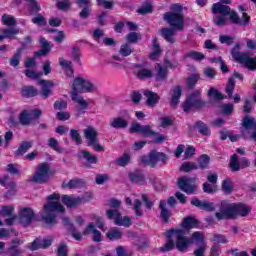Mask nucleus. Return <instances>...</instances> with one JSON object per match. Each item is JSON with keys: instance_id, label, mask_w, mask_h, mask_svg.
<instances>
[{"instance_id": "nucleus-1", "label": "nucleus", "mask_w": 256, "mask_h": 256, "mask_svg": "<svg viewBox=\"0 0 256 256\" xmlns=\"http://www.w3.org/2000/svg\"><path fill=\"white\" fill-rule=\"evenodd\" d=\"M187 232L178 228H171L166 232V243L159 248L161 253H169L173 249H177L179 253H186L189 247L195 243L198 247L194 250V256H205L207 251V242H205V236L203 233L196 231L192 233L191 237H186Z\"/></svg>"}, {"instance_id": "nucleus-2", "label": "nucleus", "mask_w": 256, "mask_h": 256, "mask_svg": "<svg viewBox=\"0 0 256 256\" xmlns=\"http://www.w3.org/2000/svg\"><path fill=\"white\" fill-rule=\"evenodd\" d=\"M93 91H95V85H93L91 81L85 80L81 77L74 79L72 84L71 99L74 101V103H78L80 106L77 110V117H83V115H85V111L89 109V103H87L85 98L79 95V93H93Z\"/></svg>"}, {"instance_id": "nucleus-3", "label": "nucleus", "mask_w": 256, "mask_h": 256, "mask_svg": "<svg viewBox=\"0 0 256 256\" xmlns=\"http://www.w3.org/2000/svg\"><path fill=\"white\" fill-rule=\"evenodd\" d=\"M212 13L214 15H217V13L220 15H229L231 23L234 25H239L240 27H247V25L251 23V16H249L247 12H243L241 19L235 10H231V7L221 3H214L212 5Z\"/></svg>"}, {"instance_id": "nucleus-4", "label": "nucleus", "mask_w": 256, "mask_h": 256, "mask_svg": "<svg viewBox=\"0 0 256 256\" xmlns=\"http://www.w3.org/2000/svg\"><path fill=\"white\" fill-rule=\"evenodd\" d=\"M251 213V207L239 202L231 205H226L220 212L215 213L218 221L223 219H237V217H247Z\"/></svg>"}, {"instance_id": "nucleus-5", "label": "nucleus", "mask_w": 256, "mask_h": 256, "mask_svg": "<svg viewBox=\"0 0 256 256\" xmlns=\"http://www.w3.org/2000/svg\"><path fill=\"white\" fill-rule=\"evenodd\" d=\"M163 19L176 31H183L185 29V17L183 16V6L181 4L172 5L171 11L166 12Z\"/></svg>"}, {"instance_id": "nucleus-6", "label": "nucleus", "mask_w": 256, "mask_h": 256, "mask_svg": "<svg viewBox=\"0 0 256 256\" xmlns=\"http://www.w3.org/2000/svg\"><path fill=\"white\" fill-rule=\"evenodd\" d=\"M129 133H137L143 137H151L152 135H155V137L152 139V143L156 145H160L161 143H164V141L167 140L165 135L157 133L151 129V126L144 125L142 126L139 124V122L132 123Z\"/></svg>"}, {"instance_id": "nucleus-7", "label": "nucleus", "mask_w": 256, "mask_h": 256, "mask_svg": "<svg viewBox=\"0 0 256 256\" xmlns=\"http://www.w3.org/2000/svg\"><path fill=\"white\" fill-rule=\"evenodd\" d=\"M39 42L41 49L34 52V57L24 60V67L26 69H33L37 67L36 59H41V57H45L46 55H49L51 53V44L49 43V41H47L45 37H41Z\"/></svg>"}, {"instance_id": "nucleus-8", "label": "nucleus", "mask_w": 256, "mask_h": 256, "mask_svg": "<svg viewBox=\"0 0 256 256\" xmlns=\"http://www.w3.org/2000/svg\"><path fill=\"white\" fill-rule=\"evenodd\" d=\"M27 4V10L29 15H34L31 19L34 25L37 27H45L47 26V19L43 14L39 13L41 11V4L37 0H25Z\"/></svg>"}, {"instance_id": "nucleus-9", "label": "nucleus", "mask_w": 256, "mask_h": 256, "mask_svg": "<svg viewBox=\"0 0 256 256\" xmlns=\"http://www.w3.org/2000/svg\"><path fill=\"white\" fill-rule=\"evenodd\" d=\"M205 105L207 102L201 99V90H194L182 103V109L185 113H189L192 109H203Z\"/></svg>"}, {"instance_id": "nucleus-10", "label": "nucleus", "mask_w": 256, "mask_h": 256, "mask_svg": "<svg viewBox=\"0 0 256 256\" xmlns=\"http://www.w3.org/2000/svg\"><path fill=\"white\" fill-rule=\"evenodd\" d=\"M178 189L186 195H197L199 190V179L181 176L177 181Z\"/></svg>"}, {"instance_id": "nucleus-11", "label": "nucleus", "mask_w": 256, "mask_h": 256, "mask_svg": "<svg viewBox=\"0 0 256 256\" xmlns=\"http://www.w3.org/2000/svg\"><path fill=\"white\" fill-rule=\"evenodd\" d=\"M232 58L236 63L243 65L248 71H256V56L251 57L249 52L232 51Z\"/></svg>"}, {"instance_id": "nucleus-12", "label": "nucleus", "mask_w": 256, "mask_h": 256, "mask_svg": "<svg viewBox=\"0 0 256 256\" xmlns=\"http://www.w3.org/2000/svg\"><path fill=\"white\" fill-rule=\"evenodd\" d=\"M84 137L87 140V147H92L98 153L105 151V147L99 144V133L94 127L88 126L84 129Z\"/></svg>"}, {"instance_id": "nucleus-13", "label": "nucleus", "mask_w": 256, "mask_h": 256, "mask_svg": "<svg viewBox=\"0 0 256 256\" xmlns=\"http://www.w3.org/2000/svg\"><path fill=\"white\" fill-rule=\"evenodd\" d=\"M49 177H51V166H49V163L44 162L38 165L31 181L32 183H39L40 185H43L49 181Z\"/></svg>"}, {"instance_id": "nucleus-14", "label": "nucleus", "mask_w": 256, "mask_h": 256, "mask_svg": "<svg viewBox=\"0 0 256 256\" xmlns=\"http://www.w3.org/2000/svg\"><path fill=\"white\" fill-rule=\"evenodd\" d=\"M167 159V154L158 152L157 150H151L148 156H141L140 161L143 165H150V167L155 168L159 161L165 163Z\"/></svg>"}, {"instance_id": "nucleus-15", "label": "nucleus", "mask_w": 256, "mask_h": 256, "mask_svg": "<svg viewBox=\"0 0 256 256\" xmlns=\"http://www.w3.org/2000/svg\"><path fill=\"white\" fill-rule=\"evenodd\" d=\"M108 219H114L115 224L119 227H129L132 225L131 218L129 216L121 217V212L119 210H107Z\"/></svg>"}, {"instance_id": "nucleus-16", "label": "nucleus", "mask_w": 256, "mask_h": 256, "mask_svg": "<svg viewBox=\"0 0 256 256\" xmlns=\"http://www.w3.org/2000/svg\"><path fill=\"white\" fill-rule=\"evenodd\" d=\"M18 219L23 227H29L33 223V219H35V212L28 207L22 208L18 214Z\"/></svg>"}, {"instance_id": "nucleus-17", "label": "nucleus", "mask_w": 256, "mask_h": 256, "mask_svg": "<svg viewBox=\"0 0 256 256\" xmlns=\"http://www.w3.org/2000/svg\"><path fill=\"white\" fill-rule=\"evenodd\" d=\"M80 154L81 158L83 159L82 166L84 167V169H93L94 165H98L99 158L97 157V155L92 154L87 150H81Z\"/></svg>"}, {"instance_id": "nucleus-18", "label": "nucleus", "mask_w": 256, "mask_h": 256, "mask_svg": "<svg viewBox=\"0 0 256 256\" xmlns=\"http://www.w3.org/2000/svg\"><path fill=\"white\" fill-rule=\"evenodd\" d=\"M158 209L160 211V219L164 225H167L171 223V217L173 213H171V210L167 208V201L165 200H160Z\"/></svg>"}, {"instance_id": "nucleus-19", "label": "nucleus", "mask_w": 256, "mask_h": 256, "mask_svg": "<svg viewBox=\"0 0 256 256\" xmlns=\"http://www.w3.org/2000/svg\"><path fill=\"white\" fill-rule=\"evenodd\" d=\"M53 245L52 239L36 238L29 246V251H39V249H49Z\"/></svg>"}, {"instance_id": "nucleus-20", "label": "nucleus", "mask_w": 256, "mask_h": 256, "mask_svg": "<svg viewBox=\"0 0 256 256\" xmlns=\"http://www.w3.org/2000/svg\"><path fill=\"white\" fill-rule=\"evenodd\" d=\"M39 85L41 86L40 97L41 99H49L50 95H52L51 89L55 87V83L51 80H39Z\"/></svg>"}, {"instance_id": "nucleus-21", "label": "nucleus", "mask_w": 256, "mask_h": 256, "mask_svg": "<svg viewBox=\"0 0 256 256\" xmlns=\"http://www.w3.org/2000/svg\"><path fill=\"white\" fill-rule=\"evenodd\" d=\"M8 179H9V176L4 175L2 178H0V185L8 189L4 197L6 199H11V197L15 195V188L17 187V184H15V182L13 181L7 183Z\"/></svg>"}, {"instance_id": "nucleus-22", "label": "nucleus", "mask_w": 256, "mask_h": 256, "mask_svg": "<svg viewBox=\"0 0 256 256\" xmlns=\"http://www.w3.org/2000/svg\"><path fill=\"white\" fill-rule=\"evenodd\" d=\"M190 203L193 207H197L202 211H210V212L215 211V204H213V202H207L206 200L201 201L199 200V198L193 197Z\"/></svg>"}, {"instance_id": "nucleus-23", "label": "nucleus", "mask_w": 256, "mask_h": 256, "mask_svg": "<svg viewBox=\"0 0 256 256\" xmlns=\"http://www.w3.org/2000/svg\"><path fill=\"white\" fill-rule=\"evenodd\" d=\"M134 69H138L136 73L137 79L141 81L145 79H153V70L145 68L143 64H133Z\"/></svg>"}, {"instance_id": "nucleus-24", "label": "nucleus", "mask_w": 256, "mask_h": 256, "mask_svg": "<svg viewBox=\"0 0 256 256\" xmlns=\"http://www.w3.org/2000/svg\"><path fill=\"white\" fill-rule=\"evenodd\" d=\"M21 245H23V241L19 238H14L11 240L9 248H8V256H21L23 255V250H21Z\"/></svg>"}, {"instance_id": "nucleus-25", "label": "nucleus", "mask_w": 256, "mask_h": 256, "mask_svg": "<svg viewBox=\"0 0 256 256\" xmlns=\"http://www.w3.org/2000/svg\"><path fill=\"white\" fill-rule=\"evenodd\" d=\"M171 100H170V106L172 109H175L179 103L181 102V95H183V88L179 85L174 86L171 89Z\"/></svg>"}, {"instance_id": "nucleus-26", "label": "nucleus", "mask_w": 256, "mask_h": 256, "mask_svg": "<svg viewBox=\"0 0 256 256\" xmlns=\"http://www.w3.org/2000/svg\"><path fill=\"white\" fill-rule=\"evenodd\" d=\"M89 233H93V241H95V243H101V241H103V234L95 228V224H93V222H90L86 226L82 235H89Z\"/></svg>"}, {"instance_id": "nucleus-27", "label": "nucleus", "mask_w": 256, "mask_h": 256, "mask_svg": "<svg viewBox=\"0 0 256 256\" xmlns=\"http://www.w3.org/2000/svg\"><path fill=\"white\" fill-rule=\"evenodd\" d=\"M45 213H65V206L59 203V201H48L44 205Z\"/></svg>"}, {"instance_id": "nucleus-28", "label": "nucleus", "mask_w": 256, "mask_h": 256, "mask_svg": "<svg viewBox=\"0 0 256 256\" xmlns=\"http://www.w3.org/2000/svg\"><path fill=\"white\" fill-rule=\"evenodd\" d=\"M144 97H146V105L147 107H155L159 101H161V97L158 93L153 92L151 90L143 91Z\"/></svg>"}, {"instance_id": "nucleus-29", "label": "nucleus", "mask_w": 256, "mask_h": 256, "mask_svg": "<svg viewBox=\"0 0 256 256\" xmlns=\"http://www.w3.org/2000/svg\"><path fill=\"white\" fill-rule=\"evenodd\" d=\"M181 227H182V231L197 229V227H199V220H197L193 216H187L182 220Z\"/></svg>"}, {"instance_id": "nucleus-30", "label": "nucleus", "mask_w": 256, "mask_h": 256, "mask_svg": "<svg viewBox=\"0 0 256 256\" xmlns=\"http://www.w3.org/2000/svg\"><path fill=\"white\" fill-rule=\"evenodd\" d=\"M62 203L63 205H66V207H78V205H81L83 203V198L81 197H73L69 196L67 194L62 195Z\"/></svg>"}, {"instance_id": "nucleus-31", "label": "nucleus", "mask_w": 256, "mask_h": 256, "mask_svg": "<svg viewBox=\"0 0 256 256\" xmlns=\"http://www.w3.org/2000/svg\"><path fill=\"white\" fill-rule=\"evenodd\" d=\"M42 221L46 229H53L57 224V215H55V213L46 212V214L42 216Z\"/></svg>"}, {"instance_id": "nucleus-32", "label": "nucleus", "mask_w": 256, "mask_h": 256, "mask_svg": "<svg viewBox=\"0 0 256 256\" xmlns=\"http://www.w3.org/2000/svg\"><path fill=\"white\" fill-rule=\"evenodd\" d=\"M157 73L155 74V81H167V77L169 75V70L165 66H161V64L157 63L154 67Z\"/></svg>"}, {"instance_id": "nucleus-33", "label": "nucleus", "mask_w": 256, "mask_h": 256, "mask_svg": "<svg viewBox=\"0 0 256 256\" xmlns=\"http://www.w3.org/2000/svg\"><path fill=\"white\" fill-rule=\"evenodd\" d=\"M128 179L134 184V185H145V174L140 171L130 172L128 174Z\"/></svg>"}, {"instance_id": "nucleus-34", "label": "nucleus", "mask_w": 256, "mask_h": 256, "mask_svg": "<svg viewBox=\"0 0 256 256\" xmlns=\"http://www.w3.org/2000/svg\"><path fill=\"white\" fill-rule=\"evenodd\" d=\"M175 30L174 28L163 27L160 29V35L167 43L173 44L175 43Z\"/></svg>"}, {"instance_id": "nucleus-35", "label": "nucleus", "mask_w": 256, "mask_h": 256, "mask_svg": "<svg viewBox=\"0 0 256 256\" xmlns=\"http://www.w3.org/2000/svg\"><path fill=\"white\" fill-rule=\"evenodd\" d=\"M194 129H197L198 133H200V135H203V137L211 136V128L209 127V125L201 120L195 122Z\"/></svg>"}, {"instance_id": "nucleus-36", "label": "nucleus", "mask_w": 256, "mask_h": 256, "mask_svg": "<svg viewBox=\"0 0 256 256\" xmlns=\"http://www.w3.org/2000/svg\"><path fill=\"white\" fill-rule=\"evenodd\" d=\"M31 147H33L32 141H22L18 149L13 153L14 157H23V155H25V153H27Z\"/></svg>"}, {"instance_id": "nucleus-37", "label": "nucleus", "mask_w": 256, "mask_h": 256, "mask_svg": "<svg viewBox=\"0 0 256 256\" xmlns=\"http://www.w3.org/2000/svg\"><path fill=\"white\" fill-rule=\"evenodd\" d=\"M20 93L25 99H31L39 95V90L35 86H23Z\"/></svg>"}, {"instance_id": "nucleus-38", "label": "nucleus", "mask_w": 256, "mask_h": 256, "mask_svg": "<svg viewBox=\"0 0 256 256\" xmlns=\"http://www.w3.org/2000/svg\"><path fill=\"white\" fill-rule=\"evenodd\" d=\"M110 127L113 129H127L129 127V122L121 116L115 117L110 122Z\"/></svg>"}, {"instance_id": "nucleus-39", "label": "nucleus", "mask_w": 256, "mask_h": 256, "mask_svg": "<svg viewBox=\"0 0 256 256\" xmlns=\"http://www.w3.org/2000/svg\"><path fill=\"white\" fill-rule=\"evenodd\" d=\"M152 52L149 55L151 61H157V57L161 55V44H159V39L157 37L152 40Z\"/></svg>"}, {"instance_id": "nucleus-40", "label": "nucleus", "mask_w": 256, "mask_h": 256, "mask_svg": "<svg viewBox=\"0 0 256 256\" xmlns=\"http://www.w3.org/2000/svg\"><path fill=\"white\" fill-rule=\"evenodd\" d=\"M79 7L85 6L79 13L80 19H87L89 17V7H91V0H76Z\"/></svg>"}, {"instance_id": "nucleus-41", "label": "nucleus", "mask_w": 256, "mask_h": 256, "mask_svg": "<svg viewBox=\"0 0 256 256\" xmlns=\"http://www.w3.org/2000/svg\"><path fill=\"white\" fill-rule=\"evenodd\" d=\"M221 189L224 195H231V193H233V189H235V183L231 178H226L222 180Z\"/></svg>"}, {"instance_id": "nucleus-42", "label": "nucleus", "mask_w": 256, "mask_h": 256, "mask_svg": "<svg viewBox=\"0 0 256 256\" xmlns=\"http://www.w3.org/2000/svg\"><path fill=\"white\" fill-rule=\"evenodd\" d=\"M198 163V169H202V171H205L209 169V164L211 163V157L207 154H202L197 159Z\"/></svg>"}, {"instance_id": "nucleus-43", "label": "nucleus", "mask_w": 256, "mask_h": 256, "mask_svg": "<svg viewBox=\"0 0 256 256\" xmlns=\"http://www.w3.org/2000/svg\"><path fill=\"white\" fill-rule=\"evenodd\" d=\"M242 127L246 131H255L256 130V120L253 117L244 116L242 120Z\"/></svg>"}, {"instance_id": "nucleus-44", "label": "nucleus", "mask_w": 256, "mask_h": 256, "mask_svg": "<svg viewBox=\"0 0 256 256\" xmlns=\"http://www.w3.org/2000/svg\"><path fill=\"white\" fill-rule=\"evenodd\" d=\"M23 55V48H17L14 55L10 58V66L11 67H19V63H21V57Z\"/></svg>"}, {"instance_id": "nucleus-45", "label": "nucleus", "mask_w": 256, "mask_h": 256, "mask_svg": "<svg viewBox=\"0 0 256 256\" xmlns=\"http://www.w3.org/2000/svg\"><path fill=\"white\" fill-rule=\"evenodd\" d=\"M183 59H192L193 61L201 62L203 59H205V55L201 52L191 50L183 55Z\"/></svg>"}, {"instance_id": "nucleus-46", "label": "nucleus", "mask_w": 256, "mask_h": 256, "mask_svg": "<svg viewBox=\"0 0 256 256\" xmlns=\"http://www.w3.org/2000/svg\"><path fill=\"white\" fill-rule=\"evenodd\" d=\"M229 167L232 173H237L241 170V163L239 162V155L233 154L230 158Z\"/></svg>"}, {"instance_id": "nucleus-47", "label": "nucleus", "mask_w": 256, "mask_h": 256, "mask_svg": "<svg viewBox=\"0 0 256 256\" xmlns=\"http://www.w3.org/2000/svg\"><path fill=\"white\" fill-rule=\"evenodd\" d=\"M106 237L110 241H119V239H123V233L117 228H111L110 231L106 233Z\"/></svg>"}, {"instance_id": "nucleus-48", "label": "nucleus", "mask_w": 256, "mask_h": 256, "mask_svg": "<svg viewBox=\"0 0 256 256\" xmlns=\"http://www.w3.org/2000/svg\"><path fill=\"white\" fill-rule=\"evenodd\" d=\"M197 169H199V166L195 162H184L180 166V171L184 173H191V171H197Z\"/></svg>"}, {"instance_id": "nucleus-49", "label": "nucleus", "mask_w": 256, "mask_h": 256, "mask_svg": "<svg viewBox=\"0 0 256 256\" xmlns=\"http://www.w3.org/2000/svg\"><path fill=\"white\" fill-rule=\"evenodd\" d=\"M2 23L3 25H6L7 27H13L17 25V20L15 19V16L4 14L2 15Z\"/></svg>"}, {"instance_id": "nucleus-50", "label": "nucleus", "mask_w": 256, "mask_h": 256, "mask_svg": "<svg viewBox=\"0 0 256 256\" xmlns=\"http://www.w3.org/2000/svg\"><path fill=\"white\" fill-rule=\"evenodd\" d=\"M199 79H201V76L199 74H191L187 78V89L191 90L199 83Z\"/></svg>"}, {"instance_id": "nucleus-51", "label": "nucleus", "mask_w": 256, "mask_h": 256, "mask_svg": "<svg viewBox=\"0 0 256 256\" xmlns=\"http://www.w3.org/2000/svg\"><path fill=\"white\" fill-rule=\"evenodd\" d=\"M225 91L228 95V99H233V92L235 91V79L234 78L228 79Z\"/></svg>"}, {"instance_id": "nucleus-52", "label": "nucleus", "mask_w": 256, "mask_h": 256, "mask_svg": "<svg viewBox=\"0 0 256 256\" xmlns=\"http://www.w3.org/2000/svg\"><path fill=\"white\" fill-rule=\"evenodd\" d=\"M19 121L22 125H31V121H33V118L29 116V112H27V110H23L19 114Z\"/></svg>"}, {"instance_id": "nucleus-53", "label": "nucleus", "mask_w": 256, "mask_h": 256, "mask_svg": "<svg viewBox=\"0 0 256 256\" xmlns=\"http://www.w3.org/2000/svg\"><path fill=\"white\" fill-rule=\"evenodd\" d=\"M116 163L119 165V167H127V165L131 163V156L127 153H124L121 157L116 159Z\"/></svg>"}, {"instance_id": "nucleus-54", "label": "nucleus", "mask_w": 256, "mask_h": 256, "mask_svg": "<svg viewBox=\"0 0 256 256\" xmlns=\"http://www.w3.org/2000/svg\"><path fill=\"white\" fill-rule=\"evenodd\" d=\"M57 256H69V246L67 242H60L57 248Z\"/></svg>"}, {"instance_id": "nucleus-55", "label": "nucleus", "mask_w": 256, "mask_h": 256, "mask_svg": "<svg viewBox=\"0 0 256 256\" xmlns=\"http://www.w3.org/2000/svg\"><path fill=\"white\" fill-rule=\"evenodd\" d=\"M133 51L134 49L129 45V43H124L121 45L119 53L122 57H129Z\"/></svg>"}, {"instance_id": "nucleus-56", "label": "nucleus", "mask_w": 256, "mask_h": 256, "mask_svg": "<svg viewBox=\"0 0 256 256\" xmlns=\"http://www.w3.org/2000/svg\"><path fill=\"white\" fill-rule=\"evenodd\" d=\"M208 97H213L215 101H223V99H225L223 93L219 92V90L215 89L214 87H211L208 90Z\"/></svg>"}, {"instance_id": "nucleus-57", "label": "nucleus", "mask_w": 256, "mask_h": 256, "mask_svg": "<svg viewBox=\"0 0 256 256\" xmlns=\"http://www.w3.org/2000/svg\"><path fill=\"white\" fill-rule=\"evenodd\" d=\"M137 13L139 15H149L150 13H153V5H151V3H145L137 9Z\"/></svg>"}, {"instance_id": "nucleus-58", "label": "nucleus", "mask_w": 256, "mask_h": 256, "mask_svg": "<svg viewBox=\"0 0 256 256\" xmlns=\"http://www.w3.org/2000/svg\"><path fill=\"white\" fill-rule=\"evenodd\" d=\"M203 192L207 193L208 195H213L214 193H217V186L211 185L209 182H204L202 186Z\"/></svg>"}, {"instance_id": "nucleus-59", "label": "nucleus", "mask_w": 256, "mask_h": 256, "mask_svg": "<svg viewBox=\"0 0 256 256\" xmlns=\"http://www.w3.org/2000/svg\"><path fill=\"white\" fill-rule=\"evenodd\" d=\"M56 7L59 11H69V9H71V0L59 1L57 2Z\"/></svg>"}, {"instance_id": "nucleus-60", "label": "nucleus", "mask_w": 256, "mask_h": 256, "mask_svg": "<svg viewBox=\"0 0 256 256\" xmlns=\"http://www.w3.org/2000/svg\"><path fill=\"white\" fill-rule=\"evenodd\" d=\"M72 58L78 65H81V50L79 46L72 47Z\"/></svg>"}, {"instance_id": "nucleus-61", "label": "nucleus", "mask_w": 256, "mask_h": 256, "mask_svg": "<svg viewBox=\"0 0 256 256\" xmlns=\"http://www.w3.org/2000/svg\"><path fill=\"white\" fill-rule=\"evenodd\" d=\"M70 137L73 139V141H75L76 145H81V143H83V139H81V134H79L78 130L71 129Z\"/></svg>"}, {"instance_id": "nucleus-62", "label": "nucleus", "mask_w": 256, "mask_h": 256, "mask_svg": "<svg viewBox=\"0 0 256 256\" xmlns=\"http://www.w3.org/2000/svg\"><path fill=\"white\" fill-rule=\"evenodd\" d=\"M48 146L53 149L54 151H56L57 153H62L61 152V147H59V142L57 141V139L51 137L48 139Z\"/></svg>"}, {"instance_id": "nucleus-63", "label": "nucleus", "mask_w": 256, "mask_h": 256, "mask_svg": "<svg viewBox=\"0 0 256 256\" xmlns=\"http://www.w3.org/2000/svg\"><path fill=\"white\" fill-rule=\"evenodd\" d=\"M219 41L222 45H228L231 46L232 43H234L235 38L231 37L229 35H220Z\"/></svg>"}, {"instance_id": "nucleus-64", "label": "nucleus", "mask_w": 256, "mask_h": 256, "mask_svg": "<svg viewBox=\"0 0 256 256\" xmlns=\"http://www.w3.org/2000/svg\"><path fill=\"white\" fill-rule=\"evenodd\" d=\"M142 205L143 203H141V200L136 199L134 201V211H135L136 217H143V210H141Z\"/></svg>"}]
</instances>
